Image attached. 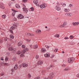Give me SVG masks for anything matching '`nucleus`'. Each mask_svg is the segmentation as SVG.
<instances>
[{"instance_id": "nucleus-1", "label": "nucleus", "mask_w": 79, "mask_h": 79, "mask_svg": "<svg viewBox=\"0 0 79 79\" xmlns=\"http://www.w3.org/2000/svg\"><path fill=\"white\" fill-rule=\"evenodd\" d=\"M18 27V26L17 25H15V24H14L13 25V26L11 27L10 29V31L11 33V34H13V31H12L13 30H15V29H17Z\"/></svg>"}, {"instance_id": "nucleus-2", "label": "nucleus", "mask_w": 79, "mask_h": 79, "mask_svg": "<svg viewBox=\"0 0 79 79\" xmlns=\"http://www.w3.org/2000/svg\"><path fill=\"white\" fill-rule=\"evenodd\" d=\"M75 60L74 58L72 57V58H69L68 60V62L69 63H72L74 62V61Z\"/></svg>"}, {"instance_id": "nucleus-3", "label": "nucleus", "mask_w": 79, "mask_h": 79, "mask_svg": "<svg viewBox=\"0 0 79 79\" xmlns=\"http://www.w3.org/2000/svg\"><path fill=\"white\" fill-rule=\"evenodd\" d=\"M55 74L54 73L52 72L50 74L48 78V79H53L54 75Z\"/></svg>"}, {"instance_id": "nucleus-4", "label": "nucleus", "mask_w": 79, "mask_h": 79, "mask_svg": "<svg viewBox=\"0 0 79 79\" xmlns=\"http://www.w3.org/2000/svg\"><path fill=\"white\" fill-rule=\"evenodd\" d=\"M47 7V4L45 3L42 4L40 6V7L41 9H43Z\"/></svg>"}, {"instance_id": "nucleus-5", "label": "nucleus", "mask_w": 79, "mask_h": 79, "mask_svg": "<svg viewBox=\"0 0 79 79\" xmlns=\"http://www.w3.org/2000/svg\"><path fill=\"white\" fill-rule=\"evenodd\" d=\"M26 51H29V49L27 48L25 49L24 50L22 51V52L23 53V54H24V53H26Z\"/></svg>"}, {"instance_id": "nucleus-6", "label": "nucleus", "mask_w": 79, "mask_h": 79, "mask_svg": "<svg viewBox=\"0 0 79 79\" xmlns=\"http://www.w3.org/2000/svg\"><path fill=\"white\" fill-rule=\"evenodd\" d=\"M65 15H67L69 17H71L72 16V13H67L66 14H65Z\"/></svg>"}, {"instance_id": "nucleus-7", "label": "nucleus", "mask_w": 79, "mask_h": 79, "mask_svg": "<svg viewBox=\"0 0 79 79\" xmlns=\"http://www.w3.org/2000/svg\"><path fill=\"white\" fill-rule=\"evenodd\" d=\"M23 18L24 16H23V15H22L21 14L19 15L17 17L18 19H23Z\"/></svg>"}, {"instance_id": "nucleus-8", "label": "nucleus", "mask_w": 79, "mask_h": 79, "mask_svg": "<svg viewBox=\"0 0 79 79\" xmlns=\"http://www.w3.org/2000/svg\"><path fill=\"white\" fill-rule=\"evenodd\" d=\"M55 8L57 11H60L61 10V8L58 6H56Z\"/></svg>"}, {"instance_id": "nucleus-9", "label": "nucleus", "mask_w": 79, "mask_h": 79, "mask_svg": "<svg viewBox=\"0 0 79 79\" xmlns=\"http://www.w3.org/2000/svg\"><path fill=\"white\" fill-rule=\"evenodd\" d=\"M44 56L46 58H49L50 57V53H46L44 54Z\"/></svg>"}, {"instance_id": "nucleus-10", "label": "nucleus", "mask_w": 79, "mask_h": 79, "mask_svg": "<svg viewBox=\"0 0 79 79\" xmlns=\"http://www.w3.org/2000/svg\"><path fill=\"white\" fill-rule=\"evenodd\" d=\"M43 64V62L41 60H39L37 62V64H39V65H41Z\"/></svg>"}, {"instance_id": "nucleus-11", "label": "nucleus", "mask_w": 79, "mask_h": 79, "mask_svg": "<svg viewBox=\"0 0 79 79\" xmlns=\"http://www.w3.org/2000/svg\"><path fill=\"white\" fill-rule=\"evenodd\" d=\"M23 11L25 12V13H27V12L28 11V10L27 9V8H25V7H23Z\"/></svg>"}, {"instance_id": "nucleus-12", "label": "nucleus", "mask_w": 79, "mask_h": 79, "mask_svg": "<svg viewBox=\"0 0 79 79\" xmlns=\"http://www.w3.org/2000/svg\"><path fill=\"white\" fill-rule=\"evenodd\" d=\"M28 66V65L27 64L25 63H23L22 64V66L24 68H26V67H27V66Z\"/></svg>"}, {"instance_id": "nucleus-13", "label": "nucleus", "mask_w": 79, "mask_h": 79, "mask_svg": "<svg viewBox=\"0 0 79 79\" xmlns=\"http://www.w3.org/2000/svg\"><path fill=\"white\" fill-rule=\"evenodd\" d=\"M73 25V26H77V25H79V22H73L72 23Z\"/></svg>"}, {"instance_id": "nucleus-14", "label": "nucleus", "mask_w": 79, "mask_h": 79, "mask_svg": "<svg viewBox=\"0 0 79 79\" xmlns=\"http://www.w3.org/2000/svg\"><path fill=\"white\" fill-rule=\"evenodd\" d=\"M71 69V68L69 67L66 68L65 69H64V71H69V70H70Z\"/></svg>"}, {"instance_id": "nucleus-15", "label": "nucleus", "mask_w": 79, "mask_h": 79, "mask_svg": "<svg viewBox=\"0 0 79 79\" xmlns=\"http://www.w3.org/2000/svg\"><path fill=\"white\" fill-rule=\"evenodd\" d=\"M0 8H2V9H5V7L3 6V4H1L0 5Z\"/></svg>"}, {"instance_id": "nucleus-16", "label": "nucleus", "mask_w": 79, "mask_h": 79, "mask_svg": "<svg viewBox=\"0 0 79 79\" xmlns=\"http://www.w3.org/2000/svg\"><path fill=\"white\" fill-rule=\"evenodd\" d=\"M22 44H23V42L20 41L17 44V45L18 46H21Z\"/></svg>"}, {"instance_id": "nucleus-17", "label": "nucleus", "mask_w": 79, "mask_h": 79, "mask_svg": "<svg viewBox=\"0 0 79 79\" xmlns=\"http://www.w3.org/2000/svg\"><path fill=\"white\" fill-rule=\"evenodd\" d=\"M42 53H44L45 51H46V49L44 48H42L41 50Z\"/></svg>"}, {"instance_id": "nucleus-18", "label": "nucleus", "mask_w": 79, "mask_h": 79, "mask_svg": "<svg viewBox=\"0 0 79 79\" xmlns=\"http://www.w3.org/2000/svg\"><path fill=\"white\" fill-rule=\"evenodd\" d=\"M10 39H13L15 38V36H14L12 35H10Z\"/></svg>"}, {"instance_id": "nucleus-19", "label": "nucleus", "mask_w": 79, "mask_h": 79, "mask_svg": "<svg viewBox=\"0 0 79 79\" xmlns=\"http://www.w3.org/2000/svg\"><path fill=\"white\" fill-rule=\"evenodd\" d=\"M15 7L17 8H20V6L18 4H16L15 5Z\"/></svg>"}, {"instance_id": "nucleus-20", "label": "nucleus", "mask_w": 79, "mask_h": 79, "mask_svg": "<svg viewBox=\"0 0 79 79\" xmlns=\"http://www.w3.org/2000/svg\"><path fill=\"white\" fill-rule=\"evenodd\" d=\"M41 32V31L39 30H37L36 31V34H40V33Z\"/></svg>"}, {"instance_id": "nucleus-21", "label": "nucleus", "mask_w": 79, "mask_h": 79, "mask_svg": "<svg viewBox=\"0 0 79 79\" xmlns=\"http://www.w3.org/2000/svg\"><path fill=\"white\" fill-rule=\"evenodd\" d=\"M18 68V65L16 64L14 67V69L16 70Z\"/></svg>"}, {"instance_id": "nucleus-22", "label": "nucleus", "mask_w": 79, "mask_h": 79, "mask_svg": "<svg viewBox=\"0 0 79 79\" xmlns=\"http://www.w3.org/2000/svg\"><path fill=\"white\" fill-rule=\"evenodd\" d=\"M55 37H57V38H59L60 37V35L58 34H56L54 35Z\"/></svg>"}, {"instance_id": "nucleus-23", "label": "nucleus", "mask_w": 79, "mask_h": 79, "mask_svg": "<svg viewBox=\"0 0 79 79\" xmlns=\"http://www.w3.org/2000/svg\"><path fill=\"white\" fill-rule=\"evenodd\" d=\"M13 49V47H9L8 50H9V51H12Z\"/></svg>"}, {"instance_id": "nucleus-24", "label": "nucleus", "mask_w": 79, "mask_h": 79, "mask_svg": "<svg viewBox=\"0 0 79 79\" xmlns=\"http://www.w3.org/2000/svg\"><path fill=\"white\" fill-rule=\"evenodd\" d=\"M38 47V45H35L34 46L33 48L34 49H36V48H37Z\"/></svg>"}, {"instance_id": "nucleus-25", "label": "nucleus", "mask_w": 79, "mask_h": 79, "mask_svg": "<svg viewBox=\"0 0 79 79\" xmlns=\"http://www.w3.org/2000/svg\"><path fill=\"white\" fill-rule=\"evenodd\" d=\"M33 3L35 4H37V3H38V1H37V0H34Z\"/></svg>"}, {"instance_id": "nucleus-26", "label": "nucleus", "mask_w": 79, "mask_h": 79, "mask_svg": "<svg viewBox=\"0 0 79 79\" xmlns=\"http://www.w3.org/2000/svg\"><path fill=\"white\" fill-rule=\"evenodd\" d=\"M16 48H14L13 49L12 51V53H15V52H16Z\"/></svg>"}, {"instance_id": "nucleus-27", "label": "nucleus", "mask_w": 79, "mask_h": 79, "mask_svg": "<svg viewBox=\"0 0 79 79\" xmlns=\"http://www.w3.org/2000/svg\"><path fill=\"white\" fill-rule=\"evenodd\" d=\"M27 35L28 36H33V34L31 33H27Z\"/></svg>"}, {"instance_id": "nucleus-28", "label": "nucleus", "mask_w": 79, "mask_h": 79, "mask_svg": "<svg viewBox=\"0 0 79 79\" xmlns=\"http://www.w3.org/2000/svg\"><path fill=\"white\" fill-rule=\"evenodd\" d=\"M16 53L18 55H20L21 53V51L19 50L18 52H17Z\"/></svg>"}, {"instance_id": "nucleus-29", "label": "nucleus", "mask_w": 79, "mask_h": 79, "mask_svg": "<svg viewBox=\"0 0 79 79\" xmlns=\"http://www.w3.org/2000/svg\"><path fill=\"white\" fill-rule=\"evenodd\" d=\"M69 38L70 39H72L74 38V36L73 35H71L69 37Z\"/></svg>"}, {"instance_id": "nucleus-30", "label": "nucleus", "mask_w": 79, "mask_h": 79, "mask_svg": "<svg viewBox=\"0 0 79 79\" xmlns=\"http://www.w3.org/2000/svg\"><path fill=\"white\" fill-rule=\"evenodd\" d=\"M2 17L3 19H5V18H6V15H3L2 16Z\"/></svg>"}, {"instance_id": "nucleus-31", "label": "nucleus", "mask_w": 79, "mask_h": 79, "mask_svg": "<svg viewBox=\"0 0 79 79\" xmlns=\"http://www.w3.org/2000/svg\"><path fill=\"white\" fill-rule=\"evenodd\" d=\"M64 11H65V12H68L69 11L68 9H64Z\"/></svg>"}, {"instance_id": "nucleus-32", "label": "nucleus", "mask_w": 79, "mask_h": 79, "mask_svg": "<svg viewBox=\"0 0 79 79\" xmlns=\"http://www.w3.org/2000/svg\"><path fill=\"white\" fill-rule=\"evenodd\" d=\"M26 47V46H25V45H22V48H25Z\"/></svg>"}, {"instance_id": "nucleus-33", "label": "nucleus", "mask_w": 79, "mask_h": 79, "mask_svg": "<svg viewBox=\"0 0 79 79\" xmlns=\"http://www.w3.org/2000/svg\"><path fill=\"white\" fill-rule=\"evenodd\" d=\"M39 57V56L38 55H36L35 56V58L36 59H38Z\"/></svg>"}, {"instance_id": "nucleus-34", "label": "nucleus", "mask_w": 79, "mask_h": 79, "mask_svg": "<svg viewBox=\"0 0 79 79\" xmlns=\"http://www.w3.org/2000/svg\"><path fill=\"white\" fill-rule=\"evenodd\" d=\"M30 10H31V11H34V9L33 7H31L30 8Z\"/></svg>"}, {"instance_id": "nucleus-35", "label": "nucleus", "mask_w": 79, "mask_h": 79, "mask_svg": "<svg viewBox=\"0 0 79 79\" xmlns=\"http://www.w3.org/2000/svg\"><path fill=\"white\" fill-rule=\"evenodd\" d=\"M70 44L71 45H74L75 43L73 42H72L71 43H70Z\"/></svg>"}, {"instance_id": "nucleus-36", "label": "nucleus", "mask_w": 79, "mask_h": 79, "mask_svg": "<svg viewBox=\"0 0 79 79\" xmlns=\"http://www.w3.org/2000/svg\"><path fill=\"white\" fill-rule=\"evenodd\" d=\"M5 60L6 61H8V58L6 57L5 59Z\"/></svg>"}, {"instance_id": "nucleus-37", "label": "nucleus", "mask_w": 79, "mask_h": 79, "mask_svg": "<svg viewBox=\"0 0 79 79\" xmlns=\"http://www.w3.org/2000/svg\"><path fill=\"white\" fill-rule=\"evenodd\" d=\"M28 77H29V78L31 77V75H30V74H28Z\"/></svg>"}, {"instance_id": "nucleus-38", "label": "nucleus", "mask_w": 79, "mask_h": 79, "mask_svg": "<svg viewBox=\"0 0 79 79\" xmlns=\"http://www.w3.org/2000/svg\"><path fill=\"white\" fill-rule=\"evenodd\" d=\"M8 40V38L7 37H5L4 38V40H6V41H7V40Z\"/></svg>"}, {"instance_id": "nucleus-39", "label": "nucleus", "mask_w": 79, "mask_h": 79, "mask_svg": "<svg viewBox=\"0 0 79 79\" xmlns=\"http://www.w3.org/2000/svg\"><path fill=\"white\" fill-rule=\"evenodd\" d=\"M58 51V49H56H56L54 50V52L56 53V52H57V51Z\"/></svg>"}, {"instance_id": "nucleus-40", "label": "nucleus", "mask_w": 79, "mask_h": 79, "mask_svg": "<svg viewBox=\"0 0 79 79\" xmlns=\"http://www.w3.org/2000/svg\"><path fill=\"white\" fill-rule=\"evenodd\" d=\"M0 75L1 76H3L4 75V73H0Z\"/></svg>"}, {"instance_id": "nucleus-41", "label": "nucleus", "mask_w": 79, "mask_h": 79, "mask_svg": "<svg viewBox=\"0 0 79 79\" xmlns=\"http://www.w3.org/2000/svg\"><path fill=\"white\" fill-rule=\"evenodd\" d=\"M73 5L71 4H70L69 5L70 7H73Z\"/></svg>"}, {"instance_id": "nucleus-42", "label": "nucleus", "mask_w": 79, "mask_h": 79, "mask_svg": "<svg viewBox=\"0 0 79 79\" xmlns=\"http://www.w3.org/2000/svg\"><path fill=\"white\" fill-rule=\"evenodd\" d=\"M27 0H23V2H24V3L27 2Z\"/></svg>"}, {"instance_id": "nucleus-43", "label": "nucleus", "mask_w": 79, "mask_h": 79, "mask_svg": "<svg viewBox=\"0 0 79 79\" xmlns=\"http://www.w3.org/2000/svg\"><path fill=\"white\" fill-rule=\"evenodd\" d=\"M62 66L63 68H65V67H66V65L64 64H63L62 65Z\"/></svg>"}, {"instance_id": "nucleus-44", "label": "nucleus", "mask_w": 79, "mask_h": 79, "mask_svg": "<svg viewBox=\"0 0 79 79\" xmlns=\"http://www.w3.org/2000/svg\"><path fill=\"white\" fill-rule=\"evenodd\" d=\"M66 24H67V23L66 22H64V26H66Z\"/></svg>"}, {"instance_id": "nucleus-45", "label": "nucleus", "mask_w": 79, "mask_h": 79, "mask_svg": "<svg viewBox=\"0 0 79 79\" xmlns=\"http://www.w3.org/2000/svg\"><path fill=\"white\" fill-rule=\"evenodd\" d=\"M62 6H63L64 7V6H66V4L65 3H64L62 5Z\"/></svg>"}, {"instance_id": "nucleus-46", "label": "nucleus", "mask_w": 79, "mask_h": 79, "mask_svg": "<svg viewBox=\"0 0 79 79\" xmlns=\"http://www.w3.org/2000/svg\"><path fill=\"white\" fill-rule=\"evenodd\" d=\"M64 27V25H62L60 26L59 27Z\"/></svg>"}, {"instance_id": "nucleus-47", "label": "nucleus", "mask_w": 79, "mask_h": 79, "mask_svg": "<svg viewBox=\"0 0 79 79\" xmlns=\"http://www.w3.org/2000/svg\"><path fill=\"white\" fill-rule=\"evenodd\" d=\"M30 40H27V43H29L30 42Z\"/></svg>"}, {"instance_id": "nucleus-48", "label": "nucleus", "mask_w": 79, "mask_h": 79, "mask_svg": "<svg viewBox=\"0 0 79 79\" xmlns=\"http://www.w3.org/2000/svg\"><path fill=\"white\" fill-rule=\"evenodd\" d=\"M13 20L14 21H16L17 20V19L16 18L14 17L13 19Z\"/></svg>"}, {"instance_id": "nucleus-49", "label": "nucleus", "mask_w": 79, "mask_h": 79, "mask_svg": "<svg viewBox=\"0 0 79 79\" xmlns=\"http://www.w3.org/2000/svg\"><path fill=\"white\" fill-rule=\"evenodd\" d=\"M64 39H69V38L68 37H65Z\"/></svg>"}, {"instance_id": "nucleus-50", "label": "nucleus", "mask_w": 79, "mask_h": 79, "mask_svg": "<svg viewBox=\"0 0 79 79\" xmlns=\"http://www.w3.org/2000/svg\"><path fill=\"white\" fill-rule=\"evenodd\" d=\"M11 71L13 73V72H15V70H14V69H11Z\"/></svg>"}, {"instance_id": "nucleus-51", "label": "nucleus", "mask_w": 79, "mask_h": 79, "mask_svg": "<svg viewBox=\"0 0 79 79\" xmlns=\"http://www.w3.org/2000/svg\"><path fill=\"white\" fill-rule=\"evenodd\" d=\"M23 54H24L23 53V54H21L20 56H21V57H23V56H24V55Z\"/></svg>"}, {"instance_id": "nucleus-52", "label": "nucleus", "mask_w": 79, "mask_h": 79, "mask_svg": "<svg viewBox=\"0 0 79 79\" xmlns=\"http://www.w3.org/2000/svg\"><path fill=\"white\" fill-rule=\"evenodd\" d=\"M15 12H14V13H12V15L13 16H15Z\"/></svg>"}, {"instance_id": "nucleus-53", "label": "nucleus", "mask_w": 79, "mask_h": 79, "mask_svg": "<svg viewBox=\"0 0 79 79\" xmlns=\"http://www.w3.org/2000/svg\"><path fill=\"white\" fill-rule=\"evenodd\" d=\"M0 42L1 44H2V42H3V40H0Z\"/></svg>"}, {"instance_id": "nucleus-54", "label": "nucleus", "mask_w": 79, "mask_h": 79, "mask_svg": "<svg viewBox=\"0 0 79 79\" xmlns=\"http://www.w3.org/2000/svg\"><path fill=\"white\" fill-rule=\"evenodd\" d=\"M49 47H50V46H47L46 47V48H47V49H49Z\"/></svg>"}, {"instance_id": "nucleus-55", "label": "nucleus", "mask_w": 79, "mask_h": 79, "mask_svg": "<svg viewBox=\"0 0 79 79\" xmlns=\"http://www.w3.org/2000/svg\"><path fill=\"white\" fill-rule=\"evenodd\" d=\"M7 55H8V56H10V53H9V52L7 53Z\"/></svg>"}, {"instance_id": "nucleus-56", "label": "nucleus", "mask_w": 79, "mask_h": 79, "mask_svg": "<svg viewBox=\"0 0 79 79\" xmlns=\"http://www.w3.org/2000/svg\"><path fill=\"white\" fill-rule=\"evenodd\" d=\"M77 77H79V73L77 74Z\"/></svg>"}, {"instance_id": "nucleus-57", "label": "nucleus", "mask_w": 79, "mask_h": 79, "mask_svg": "<svg viewBox=\"0 0 79 79\" xmlns=\"http://www.w3.org/2000/svg\"><path fill=\"white\" fill-rule=\"evenodd\" d=\"M50 68H52V67H53V65H51L50 66Z\"/></svg>"}, {"instance_id": "nucleus-58", "label": "nucleus", "mask_w": 79, "mask_h": 79, "mask_svg": "<svg viewBox=\"0 0 79 79\" xmlns=\"http://www.w3.org/2000/svg\"><path fill=\"white\" fill-rule=\"evenodd\" d=\"M50 69V67H49L47 68V69Z\"/></svg>"}, {"instance_id": "nucleus-59", "label": "nucleus", "mask_w": 79, "mask_h": 79, "mask_svg": "<svg viewBox=\"0 0 79 79\" xmlns=\"http://www.w3.org/2000/svg\"><path fill=\"white\" fill-rule=\"evenodd\" d=\"M54 57V55H52L51 56V58H53Z\"/></svg>"}, {"instance_id": "nucleus-60", "label": "nucleus", "mask_w": 79, "mask_h": 79, "mask_svg": "<svg viewBox=\"0 0 79 79\" xmlns=\"http://www.w3.org/2000/svg\"><path fill=\"white\" fill-rule=\"evenodd\" d=\"M4 64V65H7L8 64L7 63H5Z\"/></svg>"}, {"instance_id": "nucleus-61", "label": "nucleus", "mask_w": 79, "mask_h": 79, "mask_svg": "<svg viewBox=\"0 0 79 79\" xmlns=\"http://www.w3.org/2000/svg\"><path fill=\"white\" fill-rule=\"evenodd\" d=\"M23 6H24V7H26V6L24 4H23Z\"/></svg>"}, {"instance_id": "nucleus-62", "label": "nucleus", "mask_w": 79, "mask_h": 79, "mask_svg": "<svg viewBox=\"0 0 79 79\" xmlns=\"http://www.w3.org/2000/svg\"><path fill=\"white\" fill-rule=\"evenodd\" d=\"M1 60L2 61H3V58H1Z\"/></svg>"}, {"instance_id": "nucleus-63", "label": "nucleus", "mask_w": 79, "mask_h": 79, "mask_svg": "<svg viewBox=\"0 0 79 79\" xmlns=\"http://www.w3.org/2000/svg\"><path fill=\"white\" fill-rule=\"evenodd\" d=\"M12 60H13V61H15V60L16 59H15V58H14Z\"/></svg>"}, {"instance_id": "nucleus-64", "label": "nucleus", "mask_w": 79, "mask_h": 79, "mask_svg": "<svg viewBox=\"0 0 79 79\" xmlns=\"http://www.w3.org/2000/svg\"><path fill=\"white\" fill-rule=\"evenodd\" d=\"M45 72V70H43L42 71V73H44Z\"/></svg>"}]
</instances>
